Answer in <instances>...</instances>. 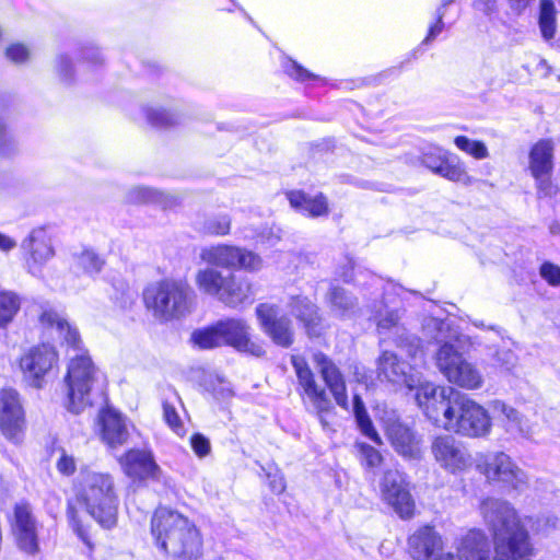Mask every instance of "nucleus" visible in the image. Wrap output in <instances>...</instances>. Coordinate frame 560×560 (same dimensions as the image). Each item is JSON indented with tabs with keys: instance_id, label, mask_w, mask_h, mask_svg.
I'll return each instance as SVG.
<instances>
[{
	"instance_id": "f257e3e1",
	"label": "nucleus",
	"mask_w": 560,
	"mask_h": 560,
	"mask_svg": "<svg viewBox=\"0 0 560 560\" xmlns=\"http://www.w3.org/2000/svg\"><path fill=\"white\" fill-rule=\"evenodd\" d=\"M418 405L446 431L466 438H485L491 432L487 409L453 387L425 385L418 395Z\"/></svg>"
},
{
	"instance_id": "f03ea898",
	"label": "nucleus",
	"mask_w": 560,
	"mask_h": 560,
	"mask_svg": "<svg viewBox=\"0 0 560 560\" xmlns=\"http://www.w3.org/2000/svg\"><path fill=\"white\" fill-rule=\"evenodd\" d=\"M39 322L44 327L55 329L58 337L71 348L63 380L65 406L68 411L79 415L92 406V390L98 378V370L88 351L81 347L78 330L60 313L52 308L44 310Z\"/></svg>"
},
{
	"instance_id": "7ed1b4c3",
	"label": "nucleus",
	"mask_w": 560,
	"mask_h": 560,
	"mask_svg": "<svg viewBox=\"0 0 560 560\" xmlns=\"http://www.w3.org/2000/svg\"><path fill=\"white\" fill-rule=\"evenodd\" d=\"M480 509L493 536V560H522L532 555L528 533L509 502L488 498L482 501Z\"/></svg>"
},
{
	"instance_id": "20e7f679",
	"label": "nucleus",
	"mask_w": 560,
	"mask_h": 560,
	"mask_svg": "<svg viewBox=\"0 0 560 560\" xmlns=\"http://www.w3.org/2000/svg\"><path fill=\"white\" fill-rule=\"evenodd\" d=\"M156 546L173 558L190 560L200 555L202 540L196 525L177 511L159 508L151 518Z\"/></svg>"
},
{
	"instance_id": "39448f33",
	"label": "nucleus",
	"mask_w": 560,
	"mask_h": 560,
	"mask_svg": "<svg viewBox=\"0 0 560 560\" xmlns=\"http://www.w3.org/2000/svg\"><path fill=\"white\" fill-rule=\"evenodd\" d=\"M73 489L78 501L101 526L105 528L115 526L118 495L110 474L82 467Z\"/></svg>"
},
{
	"instance_id": "423d86ee",
	"label": "nucleus",
	"mask_w": 560,
	"mask_h": 560,
	"mask_svg": "<svg viewBox=\"0 0 560 560\" xmlns=\"http://www.w3.org/2000/svg\"><path fill=\"white\" fill-rule=\"evenodd\" d=\"M143 301L152 316L163 323L180 319L194 308V294L189 285L173 279L149 285L143 292Z\"/></svg>"
},
{
	"instance_id": "0eeeda50",
	"label": "nucleus",
	"mask_w": 560,
	"mask_h": 560,
	"mask_svg": "<svg viewBox=\"0 0 560 560\" xmlns=\"http://www.w3.org/2000/svg\"><path fill=\"white\" fill-rule=\"evenodd\" d=\"M434 327L439 330L435 337L441 343L436 355V365L446 380L464 389H479L483 385V376L480 370L472 362L468 361L460 353L455 345L441 336L442 331L448 328L445 322L432 320Z\"/></svg>"
},
{
	"instance_id": "6e6552de",
	"label": "nucleus",
	"mask_w": 560,
	"mask_h": 560,
	"mask_svg": "<svg viewBox=\"0 0 560 560\" xmlns=\"http://www.w3.org/2000/svg\"><path fill=\"white\" fill-rule=\"evenodd\" d=\"M196 284L202 293L231 307L243 304L253 295L252 284L247 279L237 278L233 273L223 275L209 265L198 270Z\"/></svg>"
},
{
	"instance_id": "1a4fd4ad",
	"label": "nucleus",
	"mask_w": 560,
	"mask_h": 560,
	"mask_svg": "<svg viewBox=\"0 0 560 560\" xmlns=\"http://www.w3.org/2000/svg\"><path fill=\"white\" fill-rule=\"evenodd\" d=\"M410 357L415 360L412 365L401 361L394 352L384 351L377 361V377L392 384L404 385L408 389H417L416 400L418 401V395L422 387L433 384L424 382L422 373L418 369V361L422 362L423 352L418 353L416 358Z\"/></svg>"
},
{
	"instance_id": "9d476101",
	"label": "nucleus",
	"mask_w": 560,
	"mask_h": 560,
	"mask_svg": "<svg viewBox=\"0 0 560 560\" xmlns=\"http://www.w3.org/2000/svg\"><path fill=\"white\" fill-rule=\"evenodd\" d=\"M200 259L211 267L246 271H257L262 266L261 258L243 247L218 244L207 246L200 252Z\"/></svg>"
},
{
	"instance_id": "9b49d317",
	"label": "nucleus",
	"mask_w": 560,
	"mask_h": 560,
	"mask_svg": "<svg viewBox=\"0 0 560 560\" xmlns=\"http://www.w3.org/2000/svg\"><path fill=\"white\" fill-rule=\"evenodd\" d=\"M24 267L34 277H42L46 264L55 256L51 238L44 228L33 229L21 243Z\"/></svg>"
},
{
	"instance_id": "f8f14e48",
	"label": "nucleus",
	"mask_w": 560,
	"mask_h": 560,
	"mask_svg": "<svg viewBox=\"0 0 560 560\" xmlns=\"http://www.w3.org/2000/svg\"><path fill=\"white\" fill-rule=\"evenodd\" d=\"M25 424V411L20 394L12 388L0 390V431L2 435L15 444L20 443Z\"/></svg>"
},
{
	"instance_id": "ddd939ff",
	"label": "nucleus",
	"mask_w": 560,
	"mask_h": 560,
	"mask_svg": "<svg viewBox=\"0 0 560 560\" xmlns=\"http://www.w3.org/2000/svg\"><path fill=\"white\" fill-rule=\"evenodd\" d=\"M58 353L47 343L30 348L20 359L24 377L36 388L43 386L44 377L57 365Z\"/></svg>"
},
{
	"instance_id": "4468645a",
	"label": "nucleus",
	"mask_w": 560,
	"mask_h": 560,
	"mask_svg": "<svg viewBox=\"0 0 560 560\" xmlns=\"http://www.w3.org/2000/svg\"><path fill=\"white\" fill-rule=\"evenodd\" d=\"M431 453L440 467L452 474L463 471L471 463L465 444L450 434L436 436L431 443Z\"/></svg>"
},
{
	"instance_id": "2eb2a0df",
	"label": "nucleus",
	"mask_w": 560,
	"mask_h": 560,
	"mask_svg": "<svg viewBox=\"0 0 560 560\" xmlns=\"http://www.w3.org/2000/svg\"><path fill=\"white\" fill-rule=\"evenodd\" d=\"M382 500L401 517L409 518L415 512V501L407 488L404 476L395 469L384 472L380 481Z\"/></svg>"
},
{
	"instance_id": "dca6fc26",
	"label": "nucleus",
	"mask_w": 560,
	"mask_h": 560,
	"mask_svg": "<svg viewBox=\"0 0 560 560\" xmlns=\"http://www.w3.org/2000/svg\"><path fill=\"white\" fill-rule=\"evenodd\" d=\"M482 472L488 480L501 482L516 491H523L527 485L526 474L503 452L489 454Z\"/></svg>"
},
{
	"instance_id": "f3484780",
	"label": "nucleus",
	"mask_w": 560,
	"mask_h": 560,
	"mask_svg": "<svg viewBox=\"0 0 560 560\" xmlns=\"http://www.w3.org/2000/svg\"><path fill=\"white\" fill-rule=\"evenodd\" d=\"M292 365L298 376L299 384L311 400L320 423L323 427L328 425L326 416L334 410V405L326 389L316 383L312 370L302 357H292Z\"/></svg>"
},
{
	"instance_id": "a211bd4d",
	"label": "nucleus",
	"mask_w": 560,
	"mask_h": 560,
	"mask_svg": "<svg viewBox=\"0 0 560 560\" xmlns=\"http://www.w3.org/2000/svg\"><path fill=\"white\" fill-rule=\"evenodd\" d=\"M12 533L18 548L30 556L39 551L37 521L27 503H18L14 508Z\"/></svg>"
},
{
	"instance_id": "6ab92c4d",
	"label": "nucleus",
	"mask_w": 560,
	"mask_h": 560,
	"mask_svg": "<svg viewBox=\"0 0 560 560\" xmlns=\"http://www.w3.org/2000/svg\"><path fill=\"white\" fill-rule=\"evenodd\" d=\"M256 315L262 330L276 345L288 348L293 343L292 323L285 316H278L276 305L261 303L256 307Z\"/></svg>"
},
{
	"instance_id": "aec40b11",
	"label": "nucleus",
	"mask_w": 560,
	"mask_h": 560,
	"mask_svg": "<svg viewBox=\"0 0 560 560\" xmlns=\"http://www.w3.org/2000/svg\"><path fill=\"white\" fill-rule=\"evenodd\" d=\"M222 343L231 346L241 352L255 357L265 354L262 346L250 338L249 326L240 318H229L218 322Z\"/></svg>"
},
{
	"instance_id": "412c9836",
	"label": "nucleus",
	"mask_w": 560,
	"mask_h": 560,
	"mask_svg": "<svg viewBox=\"0 0 560 560\" xmlns=\"http://www.w3.org/2000/svg\"><path fill=\"white\" fill-rule=\"evenodd\" d=\"M313 362L318 370L326 387L332 395L336 404L345 410H349V401L345 377L335 362L322 352L313 355Z\"/></svg>"
},
{
	"instance_id": "4be33fe9",
	"label": "nucleus",
	"mask_w": 560,
	"mask_h": 560,
	"mask_svg": "<svg viewBox=\"0 0 560 560\" xmlns=\"http://www.w3.org/2000/svg\"><path fill=\"white\" fill-rule=\"evenodd\" d=\"M377 331L380 335H393L395 341L400 348L413 358L421 353L420 340L416 336L408 335L405 327L400 325V315L398 311H386L375 317Z\"/></svg>"
},
{
	"instance_id": "5701e85b",
	"label": "nucleus",
	"mask_w": 560,
	"mask_h": 560,
	"mask_svg": "<svg viewBox=\"0 0 560 560\" xmlns=\"http://www.w3.org/2000/svg\"><path fill=\"white\" fill-rule=\"evenodd\" d=\"M120 465L124 472L133 479H152L160 481L162 470L155 463L151 452L130 450L121 458Z\"/></svg>"
},
{
	"instance_id": "b1692460",
	"label": "nucleus",
	"mask_w": 560,
	"mask_h": 560,
	"mask_svg": "<svg viewBox=\"0 0 560 560\" xmlns=\"http://www.w3.org/2000/svg\"><path fill=\"white\" fill-rule=\"evenodd\" d=\"M288 306L290 313L303 324L310 337H318L325 331L326 325L319 310L310 299L292 296Z\"/></svg>"
},
{
	"instance_id": "393cba45",
	"label": "nucleus",
	"mask_w": 560,
	"mask_h": 560,
	"mask_svg": "<svg viewBox=\"0 0 560 560\" xmlns=\"http://www.w3.org/2000/svg\"><path fill=\"white\" fill-rule=\"evenodd\" d=\"M442 537L429 525L418 528L408 539L413 560H429L435 550L442 549Z\"/></svg>"
},
{
	"instance_id": "a878e982",
	"label": "nucleus",
	"mask_w": 560,
	"mask_h": 560,
	"mask_svg": "<svg viewBox=\"0 0 560 560\" xmlns=\"http://www.w3.org/2000/svg\"><path fill=\"white\" fill-rule=\"evenodd\" d=\"M387 438L394 450L405 458L416 459L420 457V439L413 431L399 422L390 423L387 427Z\"/></svg>"
},
{
	"instance_id": "bb28decb",
	"label": "nucleus",
	"mask_w": 560,
	"mask_h": 560,
	"mask_svg": "<svg viewBox=\"0 0 560 560\" xmlns=\"http://www.w3.org/2000/svg\"><path fill=\"white\" fill-rule=\"evenodd\" d=\"M490 409L498 415L503 422L506 432L516 434L521 438L528 439L534 433L533 424L528 419L523 417L515 408L506 405L502 400H493L490 402Z\"/></svg>"
},
{
	"instance_id": "cd10ccee",
	"label": "nucleus",
	"mask_w": 560,
	"mask_h": 560,
	"mask_svg": "<svg viewBox=\"0 0 560 560\" xmlns=\"http://www.w3.org/2000/svg\"><path fill=\"white\" fill-rule=\"evenodd\" d=\"M459 560H491L490 544L481 529H469L456 546Z\"/></svg>"
},
{
	"instance_id": "c85d7f7f",
	"label": "nucleus",
	"mask_w": 560,
	"mask_h": 560,
	"mask_svg": "<svg viewBox=\"0 0 560 560\" xmlns=\"http://www.w3.org/2000/svg\"><path fill=\"white\" fill-rule=\"evenodd\" d=\"M103 441L110 447L125 444L129 438L126 419L113 409H105L100 415Z\"/></svg>"
},
{
	"instance_id": "c756f323",
	"label": "nucleus",
	"mask_w": 560,
	"mask_h": 560,
	"mask_svg": "<svg viewBox=\"0 0 560 560\" xmlns=\"http://www.w3.org/2000/svg\"><path fill=\"white\" fill-rule=\"evenodd\" d=\"M555 143L550 139L537 141L528 154V168L533 177L552 174Z\"/></svg>"
},
{
	"instance_id": "7c9ffc66",
	"label": "nucleus",
	"mask_w": 560,
	"mask_h": 560,
	"mask_svg": "<svg viewBox=\"0 0 560 560\" xmlns=\"http://www.w3.org/2000/svg\"><path fill=\"white\" fill-rule=\"evenodd\" d=\"M292 208L312 218L324 217L329 213L327 198L323 194L314 197L300 191H290L287 194Z\"/></svg>"
},
{
	"instance_id": "2f4dec72",
	"label": "nucleus",
	"mask_w": 560,
	"mask_h": 560,
	"mask_svg": "<svg viewBox=\"0 0 560 560\" xmlns=\"http://www.w3.org/2000/svg\"><path fill=\"white\" fill-rule=\"evenodd\" d=\"M326 301L331 314L339 318H351L358 312L357 299L345 288L331 287Z\"/></svg>"
},
{
	"instance_id": "473e14b6",
	"label": "nucleus",
	"mask_w": 560,
	"mask_h": 560,
	"mask_svg": "<svg viewBox=\"0 0 560 560\" xmlns=\"http://www.w3.org/2000/svg\"><path fill=\"white\" fill-rule=\"evenodd\" d=\"M22 298L11 290H0V328H7L21 310Z\"/></svg>"
},
{
	"instance_id": "72a5a7b5",
	"label": "nucleus",
	"mask_w": 560,
	"mask_h": 560,
	"mask_svg": "<svg viewBox=\"0 0 560 560\" xmlns=\"http://www.w3.org/2000/svg\"><path fill=\"white\" fill-rule=\"evenodd\" d=\"M353 413L361 432L373 442L381 444V438L374 429L364 402L359 395L353 396Z\"/></svg>"
},
{
	"instance_id": "f704fd0d",
	"label": "nucleus",
	"mask_w": 560,
	"mask_h": 560,
	"mask_svg": "<svg viewBox=\"0 0 560 560\" xmlns=\"http://www.w3.org/2000/svg\"><path fill=\"white\" fill-rule=\"evenodd\" d=\"M539 28L545 39L549 40L556 34V8L552 0H540Z\"/></svg>"
},
{
	"instance_id": "c9c22d12",
	"label": "nucleus",
	"mask_w": 560,
	"mask_h": 560,
	"mask_svg": "<svg viewBox=\"0 0 560 560\" xmlns=\"http://www.w3.org/2000/svg\"><path fill=\"white\" fill-rule=\"evenodd\" d=\"M450 159V153L440 147H427L421 153V163L434 174L443 173V167Z\"/></svg>"
},
{
	"instance_id": "e433bc0d",
	"label": "nucleus",
	"mask_w": 560,
	"mask_h": 560,
	"mask_svg": "<svg viewBox=\"0 0 560 560\" xmlns=\"http://www.w3.org/2000/svg\"><path fill=\"white\" fill-rule=\"evenodd\" d=\"M191 341L200 349H212L215 347L223 346L221 332L219 331L218 328V322L214 325H211L203 329L195 330L191 334Z\"/></svg>"
},
{
	"instance_id": "4c0bfd02",
	"label": "nucleus",
	"mask_w": 560,
	"mask_h": 560,
	"mask_svg": "<svg viewBox=\"0 0 560 560\" xmlns=\"http://www.w3.org/2000/svg\"><path fill=\"white\" fill-rule=\"evenodd\" d=\"M440 176L465 186H470L476 182V179L467 173L464 163L458 159H448Z\"/></svg>"
},
{
	"instance_id": "58836bf2",
	"label": "nucleus",
	"mask_w": 560,
	"mask_h": 560,
	"mask_svg": "<svg viewBox=\"0 0 560 560\" xmlns=\"http://www.w3.org/2000/svg\"><path fill=\"white\" fill-rule=\"evenodd\" d=\"M74 261L78 268L91 276L98 273L105 264V260L98 254L89 248L75 254Z\"/></svg>"
},
{
	"instance_id": "ea45409f",
	"label": "nucleus",
	"mask_w": 560,
	"mask_h": 560,
	"mask_svg": "<svg viewBox=\"0 0 560 560\" xmlns=\"http://www.w3.org/2000/svg\"><path fill=\"white\" fill-rule=\"evenodd\" d=\"M454 143L460 151L471 155L477 160H483L489 156L488 148L481 141L471 140L465 136H457L454 139Z\"/></svg>"
},
{
	"instance_id": "a19ab883",
	"label": "nucleus",
	"mask_w": 560,
	"mask_h": 560,
	"mask_svg": "<svg viewBox=\"0 0 560 560\" xmlns=\"http://www.w3.org/2000/svg\"><path fill=\"white\" fill-rule=\"evenodd\" d=\"M148 122L153 127H170L176 124L177 117L175 114L165 110L161 107H148L144 109Z\"/></svg>"
},
{
	"instance_id": "79ce46f5",
	"label": "nucleus",
	"mask_w": 560,
	"mask_h": 560,
	"mask_svg": "<svg viewBox=\"0 0 560 560\" xmlns=\"http://www.w3.org/2000/svg\"><path fill=\"white\" fill-rule=\"evenodd\" d=\"M54 70L63 84H71L74 80V68L72 60L66 54H59L54 61Z\"/></svg>"
},
{
	"instance_id": "37998d69",
	"label": "nucleus",
	"mask_w": 560,
	"mask_h": 560,
	"mask_svg": "<svg viewBox=\"0 0 560 560\" xmlns=\"http://www.w3.org/2000/svg\"><path fill=\"white\" fill-rule=\"evenodd\" d=\"M231 219L228 215H218L207 219L202 225V232L209 235L223 236L229 234Z\"/></svg>"
},
{
	"instance_id": "c03bdc74",
	"label": "nucleus",
	"mask_w": 560,
	"mask_h": 560,
	"mask_svg": "<svg viewBox=\"0 0 560 560\" xmlns=\"http://www.w3.org/2000/svg\"><path fill=\"white\" fill-rule=\"evenodd\" d=\"M67 518L70 527L77 534V536L90 548L92 547L91 539L88 533L86 527L82 524V521L79 517V513L77 509L69 504L67 509Z\"/></svg>"
},
{
	"instance_id": "a18cd8bd",
	"label": "nucleus",
	"mask_w": 560,
	"mask_h": 560,
	"mask_svg": "<svg viewBox=\"0 0 560 560\" xmlns=\"http://www.w3.org/2000/svg\"><path fill=\"white\" fill-rule=\"evenodd\" d=\"M284 72L291 77L292 79L305 82L307 80H315L317 79V75L310 72L305 68H303L301 65H299L296 61L292 59H285L282 63Z\"/></svg>"
},
{
	"instance_id": "49530a36",
	"label": "nucleus",
	"mask_w": 560,
	"mask_h": 560,
	"mask_svg": "<svg viewBox=\"0 0 560 560\" xmlns=\"http://www.w3.org/2000/svg\"><path fill=\"white\" fill-rule=\"evenodd\" d=\"M161 198V192L148 187H135L129 190L127 199L129 202H155Z\"/></svg>"
},
{
	"instance_id": "de8ad7c7",
	"label": "nucleus",
	"mask_w": 560,
	"mask_h": 560,
	"mask_svg": "<svg viewBox=\"0 0 560 560\" xmlns=\"http://www.w3.org/2000/svg\"><path fill=\"white\" fill-rule=\"evenodd\" d=\"M494 362L502 371L514 373L517 365V357L510 349H500L494 354Z\"/></svg>"
},
{
	"instance_id": "09e8293b",
	"label": "nucleus",
	"mask_w": 560,
	"mask_h": 560,
	"mask_svg": "<svg viewBox=\"0 0 560 560\" xmlns=\"http://www.w3.org/2000/svg\"><path fill=\"white\" fill-rule=\"evenodd\" d=\"M164 420L167 425L178 435L184 436L186 433L185 427L174 406L165 402L163 405Z\"/></svg>"
},
{
	"instance_id": "8fccbe9b",
	"label": "nucleus",
	"mask_w": 560,
	"mask_h": 560,
	"mask_svg": "<svg viewBox=\"0 0 560 560\" xmlns=\"http://www.w3.org/2000/svg\"><path fill=\"white\" fill-rule=\"evenodd\" d=\"M357 447L361 455V462L370 468L377 467L382 463L381 453L366 443H358Z\"/></svg>"
},
{
	"instance_id": "3c124183",
	"label": "nucleus",
	"mask_w": 560,
	"mask_h": 560,
	"mask_svg": "<svg viewBox=\"0 0 560 560\" xmlns=\"http://www.w3.org/2000/svg\"><path fill=\"white\" fill-rule=\"evenodd\" d=\"M540 277L550 285H560V266L545 261L539 269Z\"/></svg>"
},
{
	"instance_id": "603ef678",
	"label": "nucleus",
	"mask_w": 560,
	"mask_h": 560,
	"mask_svg": "<svg viewBox=\"0 0 560 560\" xmlns=\"http://www.w3.org/2000/svg\"><path fill=\"white\" fill-rule=\"evenodd\" d=\"M31 51L23 44H12L5 49V57L14 63H24L30 59Z\"/></svg>"
},
{
	"instance_id": "864d4df0",
	"label": "nucleus",
	"mask_w": 560,
	"mask_h": 560,
	"mask_svg": "<svg viewBox=\"0 0 560 560\" xmlns=\"http://www.w3.org/2000/svg\"><path fill=\"white\" fill-rule=\"evenodd\" d=\"M56 467L61 475L71 476L77 470V460L72 455L62 450L60 457L56 463Z\"/></svg>"
},
{
	"instance_id": "5fc2aeb1",
	"label": "nucleus",
	"mask_w": 560,
	"mask_h": 560,
	"mask_svg": "<svg viewBox=\"0 0 560 560\" xmlns=\"http://www.w3.org/2000/svg\"><path fill=\"white\" fill-rule=\"evenodd\" d=\"M190 445L198 457H205L211 452L210 441L201 433H195L190 438Z\"/></svg>"
},
{
	"instance_id": "6e6d98bb",
	"label": "nucleus",
	"mask_w": 560,
	"mask_h": 560,
	"mask_svg": "<svg viewBox=\"0 0 560 560\" xmlns=\"http://www.w3.org/2000/svg\"><path fill=\"white\" fill-rule=\"evenodd\" d=\"M445 15L442 11L435 12V21L429 26L428 34L423 39L422 44H429L434 40L444 30L443 19Z\"/></svg>"
},
{
	"instance_id": "4d7b16f0",
	"label": "nucleus",
	"mask_w": 560,
	"mask_h": 560,
	"mask_svg": "<svg viewBox=\"0 0 560 560\" xmlns=\"http://www.w3.org/2000/svg\"><path fill=\"white\" fill-rule=\"evenodd\" d=\"M551 174H544L540 177H534L536 180V187L538 190V195L541 196H550L553 191V187L550 182Z\"/></svg>"
},
{
	"instance_id": "13d9d810",
	"label": "nucleus",
	"mask_w": 560,
	"mask_h": 560,
	"mask_svg": "<svg viewBox=\"0 0 560 560\" xmlns=\"http://www.w3.org/2000/svg\"><path fill=\"white\" fill-rule=\"evenodd\" d=\"M474 7L487 16H492L498 11L497 0H475Z\"/></svg>"
},
{
	"instance_id": "bf43d9fd",
	"label": "nucleus",
	"mask_w": 560,
	"mask_h": 560,
	"mask_svg": "<svg viewBox=\"0 0 560 560\" xmlns=\"http://www.w3.org/2000/svg\"><path fill=\"white\" fill-rule=\"evenodd\" d=\"M13 138L7 131L3 121L0 119V153L8 154L9 148L13 147Z\"/></svg>"
},
{
	"instance_id": "052dcab7",
	"label": "nucleus",
	"mask_w": 560,
	"mask_h": 560,
	"mask_svg": "<svg viewBox=\"0 0 560 560\" xmlns=\"http://www.w3.org/2000/svg\"><path fill=\"white\" fill-rule=\"evenodd\" d=\"M270 489L276 493H281L285 489V482L281 475H268Z\"/></svg>"
},
{
	"instance_id": "680f3d73",
	"label": "nucleus",
	"mask_w": 560,
	"mask_h": 560,
	"mask_svg": "<svg viewBox=\"0 0 560 560\" xmlns=\"http://www.w3.org/2000/svg\"><path fill=\"white\" fill-rule=\"evenodd\" d=\"M83 58L93 65H98L103 61L100 50L95 47H86L83 51Z\"/></svg>"
},
{
	"instance_id": "e2e57ef3",
	"label": "nucleus",
	"mask_w": 560,
	"mask_h": 560,
	"mask_svg": "<svg viewBox=\"0 0 560 560\" xmlns=\"http://www.w3.org/2000/svg\"><path fill=\"white\" fill-rule=\"evenodd\" d=\"M557 525V518L553 516H546L542 518H538L536 523V530L538 532H548L551 528H555Z\"/></svg>"
},
{
	"instance_id": "0e129e2a",
	"label": "nucleus",
	"mask_w": 560,
	"mask_h": 560,
	"mask_svg": "<svg viewBox=\"0 0 560 560\" xmlns=\"http://www.w3.org/2000/svg\"><path fill=\"white\" fill-rule=\"evenodd\" d=\"M15 246H16V242L12 237L0 232V250L1 252L8 253V252L12 250L13 248H15Z\"/></svg>"
},
{
	"instance_id": "69168bd1",
	"label": "nucleus",
	"mask_w": 560,
	"mask_h": 560,
	"mask_svg": "<svg viewBox=\"0 0 560 560\" xmlns=\"http://www.w3.org/2000/svg\"><path fill=\"white\" fill-rule=\"evenodd\" d=\"M532 0H509L511 8L517 12L524 11Z\"/></svg>"
},
{
	"instance_id": "338daca9",
	"label": "nucleus",
	"mask_w": 560,
	"mask_h": 560,
	"mask_svg": "<svg viewBox=\"0 0 560 560\" xmlns=\"http://www.w3.org/2000/svg\"><path fill=\"white\" fill-rule=\"evenodd\" d=\"M455 0H441L440 7L435 12L442 11L444 15H446L447 8L454 3Z\"/></svg>"
},
{
	"instance_id": "774afa93",
	"label": "nucleus",
	"mask_w": 560,
	"mask_h": 560,
	"mask_svg": "<svg viewBox=\"0 0 560 560\" xmlns=\"http://www.w3.org/2000/svg\"><path fill=\"white\" fill-rule=\"evenodd\" d=\"M434 560H454V556L451 552L438 556Z\"/></svg>"
}]
</instances>
